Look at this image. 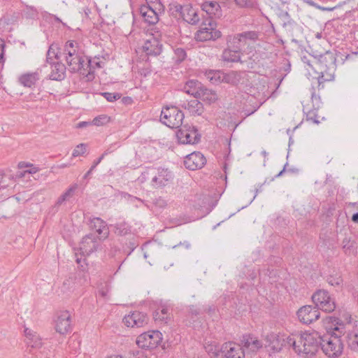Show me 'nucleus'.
<instances>
[{
    "instance_id": "obj_1",
    "label": "nucleus",
    "mask_w": 358,
    "mask_h": 358,
    "mask_svg": "<svg viewBox=\"0 0 358 358\" xmlns=\"http://www.w3.org/2000/svg\"><path fill=\"white\" fill-rule=\"evenodd\" d=\"M320 338L317 332H304L293 335L291 348L300 356L311 357L315 355L319 349Z\"/></svg>"
},
{
    "instance_id": "obj_2",
    "label": "nucleus",
    "mask_w": 358,
    "mask_h": 358,
    "mask_svg": "<svg viewBox=\"0 0 358 358\" xmlns=\"http://www.w3.org/2000/svg\"><path fill=\"white\" fill-rule=\"evenodd\" d=\"M336 59L332 54L327 52L324 55L314 58L313 70L319 75L317 84L320 87L321 84L326 81H331L334 79L336 71Z\"/></svg>"
},
{
    "instance_id": "obj_3",
    "label": "nucleus",
    "mask_w": 358,
    "mask_h": 358,
    "mask_svg": "<svg viewBox=\"0 0 358 358\" xmlns=\"http://www.w3.org/2000/svg\"><path fill=\"white\" fill-rule=\"evenodd\" d=\"M62 54L69 71L80 74L86 59L85 56L83 55V53L79 49L78 43L73 41H67L64 45Z\"/></svg>"
},
{
    "instance_id": "obj_4",
    "label": "nucleus",
    "mask_w": 358,
    "mask_h": 358,
    "mask_svg": "<svg viewBox=\"0 0 358 358\" xmlns=\"http://www.w3.org/2000/svg\"><path fill=\"white\" fill-rule=\"evenodd\" d=\"M206 351L214 358H245L243 348L234 342L225 343L220 347L210 345Z\"/></svg>"
},
{
    "instance_id": "obj_5",
    "label": "nucleus",
    "mask_w": 358,
    "mask_h": 358,
    "mask_svg": "<svg viewBox=\"0 0 358 358\" xmlns=\"http://www.w3.org/2000/svg\"><path fill=\"white\" fill-rule=\"evenodd\" d=\"M323 352L330 358L340 357L343 351V344L339 336L325 335L320 338V345Z\"/></svg>"
},
{
    "instance_id": "obj_6",
    "label": "nucleus",
    "mask_w": 358,
    "mask_h": 358,
    "mask_svg": "<svg viewBox=\"0 0 358 358\" xmlns=\"http://www.w3.org/2000/svg\"><path fill=\"white\" fill-rule=\"evenodd\" d=\"M184 113L178 107L165 106L162 108L160 115L161 122L170 128H179L182 124Z\"/></svg>"
},
{
    "instance_id": "obj_7",
    "label": "nucleus",
    "mask_w": 358,
    "mask_h": 358,
    "mask_svg": "<svg viewBox=\"0 0 358 358\" xmlns=\"http://www.w3.org/2000/svg\"><path fill=\"white\" fill-rule=\"evenodd\" d=\"M293 335L270 333L265 337V345L273 352H280L283 348H291Z\"/></svg>"
},
{
    "instance_id": "obj_8",
    "label": "nucleus",
    "mask_w": 358,
    "mask_h": 358,
    "mask_svg": "<svg viewBox=\"0 0 358 358\" xmlns=\"http://www.w3.org/2000/svg\"><path fill=\"white\" fill-rule=\"evenodd\" d=\"M85 59L80 76L85 82H90L95 78V70L103 67L105 59L98 55L90 58L85 57Z\"/></svg>"
},
{
    "instance_id": "obj_9",
    "label": "nucleus",
    "mask_w": 358,
    "mask_h": 358,
    "mask_svg": "<svg viewBox=\"0 0 358 358\" xmlns=\"http://www.w3.org/2000/svg\"><path fill=\"white\" fill-rule=\"evenodd\" d=\"M215 22L212 19H206L197 31L195 38L199 41L215 40L220 37L221 32L215 28Z\"/></svg>"
},
{
    "instance_id": "obj_10",
    "label": "nucleus",
    "mask_w": 358,
    "mask_h": 358,
    "mask_svg": "<svg viewBox=\"0 0 358 358\" xmlns=\"http://www.w3.org/2000/svg\"><path fill=\"white\" fill-rule=\"evenodd\" d=\"M162 341V334L159 331H149L139 335L136 338V344L144 349L156 348Z\"/></svg>"
},
{
    "instance_id": "obj_11",
    "label": "nucleus",
    "mask_w": 358,
    "mask_h": 358,
    "mask_svg": "<svg viewBox=\"0 0 358 358\" xmlns=\"http://www.w3.org/2000/svg\"><path fill=\"white\" fill-rule=\"evenodd\" d=\"M313 303L318 309L326 313H331L336 308L334 299L325 290H318L312 296Z\"/></svg>"
},
{
    "instance_id": "obj_12",
    "label": "nucleus",
    "mask_w": 358,
    "mask_h": 358,
    "mask_svg": "<svg viewBox=\"0 0 358 358\" xmlns=\"http://www.w3.org/2000/svg\"><path fill=\"white\" fill-rule=\"evenodd\" d=\"M259 37V33L255 31H248L236 34L232 38L233 47L238 50L255 43Z\"/></svg>"
},
{
    "instance_id": "obj_13",
    "label": "nucleus",
    "mask_w": 358,
    "mask_h": 358,
    "mask_svg": "<svg viewBox=\"0 0 358 358\" xmlns=\"http://www.w3.org/2000/svg\"><path fill=\"white\" fill-rule=\"evenodd\" d=\"M177 136L182 144H195L199 141L201 135L195 127L185 124L180 127Z\"/></svg>"
},
{
    "instance_id": "obj_14",
    "label": "nucleus",
    "mask_w": 358,
    "mask_h": 358,
    "mask_svg": "<svg viewBox=\"0 0 358 358\" xmlns=\"http://www.w3.org/2000/svg\"><path fill=\"white\" fill-rule=\"evenodd\" d=\"M148 174L151 176V185L159 188L165 186L173 178V175L168 169L161 168H151Z\"/></svg>"
},
{
    "instance_id": "obj_15",
    "label": "nucleus",
    "mask_w": 358,
    "mask_h": 358,
    "mask_svg": "<svg viewBox=\"0 0 358 358\" xmlns=\"http://www.w3.org/2000/svg\"><path fill=\"white\" fill-rule=\"evenodd\" d=\"M148 318L146 314L139 312H130L122 319V322L127 327L139 328L148 324Z\"/></svg>"
},
{
    "instance_id": "obj_16",
    "label": "nucleus",
    "mask_w": 358,
    "mask_h": 358,
    "mask_svg": "<svg viewBox=\"0 0 358 358\" xmlns=\"http://www.w3.org/2000/svg\"><path fill=\"white\" fill-rule=\"evenodd\" d=\"M299 320L304 324H310L318 320L320 312L317 307L304 306L297 311Z\"/></svg>"
},
{
    "instance_id": "obj_17",
    "label": "nucleus",
    "mask_w": 358,
    "mask_h": 358,
    "mask_svg": "<svg viewBox=\"0 0 358 358\" xmlns=\"http://www.w3.org/2000/svg\"><path fill=\"white\" fill-rule=\"evenodd\" d=\"M55 322V328L57 332L60 334H65L68 333L71 329V313L67 310L58 313Z\"/></svg>"
},
{
    "instance_id": "obj_18",
    "label": "nucleus",
    "mask_w": 358,
    "mask_h": 358,
    "mask_svg": "<svg viewBox=\"0 0 358 358\" xmlns=\"http://www.w3.org/2000/svg\"><path fill=\"white\" fill-rule=\"evenodd\" d=\"M206 163L204 155L200 152H194L186 156L184 160L185 166L189 170L201 169Z\"/></svg>"
},
{
    "instance_id": "obj_19",
    "label": "nucleus",
    "mask_w": 358,
    "mask_h": 358,
    "mask_svg": "<svg viewBox=\"0 0 358 358\" xmlns=\"http://www.w3.org/2000/svg\"><path fill=\"white\" fill-rule=\"evenodd\" d=\"M99 245V241L94 235H87L80 243V250L83 255H90L97 250Z\"/></svg>"
},
{
    "instance_id": "obj_20",
    "label": "nucleus",
    "mask_w": 358,
    "mask_h": 358,
    "mask_svg": "<svg viewBox=\"0 0 358 358\" xmlns=\"http://www.w3.org/2000/svg\"><path fill=\"white\" fill-rule=\"evenodd\" d=\"M178 106L187 110L192 115H200L203 111V104L196 99L189 101L180 100Z\"/></svg>"
},
{
    "instance_id": "obj_21",
    "label": "nucleus",
    "mask_w": 358,
    "mask_h": 358,
    "mask_svg": "<svg viewBox=\"0 0 358 358\" xmlns=\"http://www.w3.org/2000/svg\"><path fill=\"white\" fill-rule=\"evenodd\" d=\"M162 50V45L160 42L155 37L151 36L147 39L143 45V52L149 56H157L160 55Z\"/></svg>"
},
{
    "instance_id": "obj_22",
    "label": "nucleus",
    "mask_w": 358,
    "mask_h": 358,
    "mask_svg": "<svg viewBox=\"0 0 358 358\" xmlns=\"http://www.w3.org/2000/svg\"><path fill=\"white\" fill-rule=\"evenodd\" d=\"M24 334L25 336V343L28 348L38 349L42 345V338L33 329L24 327Z\"/></svg>"
},
{
    "instance_id": "obj_23",
    "label": "nucleus",
    "mask_w": 358,
    "mask_h": 358,
    "mask_svg": "<svg viewBox=\"0 0 358 358\" xmlns=\"http://www.w3.org/2000/svg\"><path fill=\"white\" fill-rule=\"evenodd\" d=\"M155 8L151 5H142L139 12L143 19L150 24H154L159 20L158 14Z\"/></svg>"
},
{
    "instance_id": "obj_24",
    "label": "nucleus",
    "mask_w": 358,
    "mask_h": 358,
    "mask_svg": "<svg viewBox=\"0 0 358 358\" xmlns=\"http://www.w3.org/2000/svg\"><path fill=\"white\" fill-rule=\"evenodd\" d=\"M202 10L205 11L210 17L212 19L213 17H220L221 16V8L217 1H205L201 5Z\"/></svg>"
},
{
    "instance_id": "obj_25",
    "label": "nucleus",
    "mask_w": 358,
    "mask_h": 358,
    "mask_svg": "<svg viewBox=\"0 0 358 358\" xmlns=\"http://www.w3.org/2000/svg\"><path fill=\"white\" fill-rule=\"evenodd\" d=\"M171 309L166 304H160L154 312L153 317L155 321L167 323L171 318Z\"/></svg>"
},
{
    "instance_id": "obj_26",
    "label": "nucleus",
    "mask_w": 358,
    "mask_h": 358,
    "mask_svg": "<svg viewBox=\"0 0 358 358\" xmlns=\"http://www.w3.org/2000/svg\"><path fill=\"white\" fill-rule=\"evenodd\" d=\"M91 227L94 229L96 232L101 235L103 238H106L109 235V230L106 222L99 217H93L90 221Z\"/></svg>"
},
{
    "instance_id": "obj_27",
    "label": "nucleus",
    "mask_w": 358,
    "mask_h": 358,
    "mask_svg": "<svg viewBox=\"0 0 358 358\" xmlns=\"http://www.w3.org/2000/svg\"><path fill=\"white\" fill-rule=\"evenodd\" d=\"M203 86V85L198 80H190L185 83L183 87V92L196 98L197 96H199V92Z\"/></svg>"
},
{
    "instance_id": "obj_28",
    "label": "nucleus",
    "mask_w": 358,
    "mask_h": 358,
    "mask_svg": "<svg viewBox=\"0 0 358 358\" xmlns=\"http://www.w3.org/2000/svg\"><path fill=\"white\" fill-rule=\"evenodd\" d=\"M180 13L183 20L189 24H196L199 21L198 13L193 8H183L180 6Z\"/></svg>"
},
{
    "instance_id": "obj_29",
    "label": "nucleus",
    "mask_w": 358,
    "mask_h": 358,
    "mask_svg": "<svg viewBox=\"0 0 358 358\" xmlns=\"http://www.w3.org/2000/svg\"><path fill=\"white\" fill-rule=\"evenodd\" d=\"M19 82L24 87H31L39 80L38 72L24 73L19 77Z\"/></svg>"
},
{
    "instance_id": "obj_30",
    "label": "nucleus",
    "mask_w": 358,
    "mask_h": 358,
    "mask_svg": "<svg viewBox=\"0 0 358 358\" xmlns=\"http://www.w3.org/2000/svg\"><path fill=\"white\" fill-rule=\"evenodd\" d=\"M66 66L59 62H57L52 66V71L50 74V78L54 80H62L65 77Z\"/></svg>"
},
{
    "instance_id": "obj_31",
    "label": "nucleus",
    "mask_w": 358,
    "mask_h": 358,
    "mask_svg": "<svg viewBox=\"0 0 358 358\" xmlns=\"http://www.w3.org/2000/svg\"><path fill=\"white\" fill-rule=\"evenodd\" d=\"M342 248L345 255H355L357 252V245L354 238L345 236L341 243Z\"/></svg>"
},
{
    "instance_id": "obj_32",
    "label": "nucleus",
    "mask_w": 358,
    "mask_h": 358,
    "mask_svg": "<svg viewBox=\"0 0 358 358\" xmlns=\"http://www.w3.org/2000/svg\"><path fill=\"white\" fill-rule=\"evenodd\" d=\"M198 98L208 103H211L217 99V95L215 91L207 89L203 86L199 92V96H197L196 99Z\"/></svg>"
},
{
    "instance_id": "obj_33",
    "label": "nucleus",
    "mask_w": 358,
    "mask_h": 358,
    "mask_svg": "<svg viewBox=\"0 0 358 358\" xmlns=\"http://www.w3.org/2000/svg\"><path fill=\"white\" fill-rule=\"evenodd\" d=\"M238 50H233L231 49H225L222 54V59L224 62H236L241 59V56Z\"/></svg>"
},
{
    "instance_id": "obj_34",
    "label": "nucleus",
    "mask_w": 358,
    "mask_h": 358,
    "mask_svg": "<svg viewBox=\"0 0 358 358\" xmlns=\"http://www.w3.org/2000/svg\"><path fill=\"white\" fill-rule=\"evenodd\" d=\"M319 109L309 108L306 106L303 107V112L306 115V120L313 122L314 124H318L320 123V116L317 115V110Z\"/></svg>"
},
{
    "instance_id": "obj_35",
    "label": "nucleus",
    "mask_w": 358,
    "mask_h": 358,
    "mask_svg": "<svg viewBox=\"0 0 358 358\" xmlns=\"http://www.w3.org/2000/svg\"><path fill=\"white\" fill-rule=\"evenodd\" d=\"M78 188V185L74 184L71 185L64 194H62L57 199L56 202L57 206H60L62 204L64 201L69 200L71 197H72L73 194H74L75 191Z\"/></svg>"
},
{
    "instance_id": "obj_36",
    "label": "nucleus",
    "mask_w": 358,
    "mask_h": 358,
    "mask_svg": "<svg viewBox=\"0 0 358 358\" xmlns=\"http://www.w3.org/2000/svg\"><path fill=\"white\" fill-rule=\"evenodd\" d=\"M206 76L212 83L217 84L222 81L223 72L210 70L206 72Z\"/></svg>"
},
{
    "instance_id": "obj_37",
    "label": "nucleus",
    "mask_w": 358,
    "mask_h": 358,
    "mask_svg": "<svg viewBox=\"0 0 358 358\" xmlns=\"http://www.w3.org/2000/svg\"><path fill=\"white\" fill-rule=\"evenodd\" d=\"M75 289V280L73 278H69L64 280L60 289L64 294H69Z\"/></svg>"
},
{
    "instance_id": "obj_38",
    "label": "nucleus",
    "mask_w": 358,
    "mask_h": 358,
    "mask_svg": "<svg viewBox=\"0 0 358 358\" xmlns=\"http://www.w3.org/2000/svg\"><path fill=\"white\" fill-rule=\"evenodd\" d=\"M239 80V75L234 71L225 73L223 72L222 81L233 85L236 84Z\"/></svg>"
},
{
    "instance_id": "obj_39",
    "label": "nucleus",
    "mask_w": 358,
    "mask_h": 358,
    "mask_svg": "<svg viewBox=\"0 0 358 358\" xmlns=\"http://www.w3.org/2000/svg\"><path fill=\"white\" fill-rule=\"evenodd\" d=\"M327 282L334 287H341L343 285V278L339 273H336L335 275H331L327 278Z\"/></svg>"
},
{
    "instance_id": "obj_40",
    "label": "nucleus",
    "mask_w": 358,
    "mask_h": 358,
    "mask_svg": "<svg viewBox=\"0 0 358 358\" xmlns=\"http://www.w3.org/2000/svg\"><path fill=\"white\" fill-rule=\"evenodd\" d=\"M115 233L120 236H125L131 233V227L126 222L117 224Z\"/></svg>"
},
{
    "instance_id": "obj_41",
    "label": "nucleus",
    "mask_w": 358,
    "mask_h": 358,
    "mask_svg": "<svg viewBox=\"0 0 358 358\" xmlns=\"http://www.w3.org/2000/svg\"><path fill=\"white\" fill-rule=\"evenodd\" d=\"M187 57V53L184 48H176L173 49V59L177 63H180L183 62Z\"/></svg>"
},
{
    "instance_id": "obj_42",
    "label": "nucleus",
    "mask_w": 358,
    "mask_h": 358,
    "mask_svg": "<svg viewBox=\"0 0 358 358\" xmlns=\"http://www.w3.org/2000/svg\"><path fill=\"white\" fill-rule=\"evenodd\" d=\"M348 345L351 350L358 352V334L348 336Z\"/></svg>"
},
{
    "instance_id": "obj_43",
    "label": "nucleus",
    "mask_w": 358,
    "mask_h": 358,
    "mask_svg": "<svg viewBox=\"0 0 358 358\" xmlns=\"http://www.w3.org/2000/svg\"><path fill=\"white\" fill-rule=\"evenodd\" d=\"M311 101L313 103V108L315 109H319L322 104L320 96L316 94L315 91L311 92Z\"/></svg>"
},
{
    "instance_id": "obj_44",
    "label": "nucleus",
    "mask_w": 358,
    "mask_h": 358,
    "mask_svg": "<svg viewBox=\"0 0 358 358\" xmlns=\"http://www.w3.org/2000/svg\"><path fill=\"white\" fill-rule=\"evenodd\" d=\"M101 95L109 102H113L119 99H120L121 95L117 92L110 93V92H103Z\"/></svg>"
},
{
    "instance_id": "obj_45",
    "label": "nucleus",
    "mask_w": 358,
    "mask_h": 358,
    "mask_svg": "<svg viewBox=\"0 0 358 358\" xmlns=\"http://www.w3.org/2000/svg\"><path fill=\"white\" fill-rule=\"evenodd\" d=\"M240 7L253 8L256 5L255 0H234Z\"/></svg>"
},
{
    "instance_id": "obj_46",
    "label": "nucleus",
    "mask_w": 358,
    "mask_h": 358,
    "mask_svg": "<svg viewBox=\"0 0 358 358\" xmlns=\"http://www.w3.org/2000/svg\"><path fill=\"white\" fill-rule=\"evenodd\" d=\"M86 152V145L80 143L73 150L72 155L74 157L83 155Z\"/></svg>"
},
{
    "instance_id": "obj_47",
    "label": "nucleus",
    "mask_w": 358,
    "mask_h": 358,
    "mask_svg": "<svg viewBox=\"0 0 358 358\" xmlns=\"http://www.w3.org/2000/svg\"><path fill=\"white\" fill-rule=\"evenodd\" d=\"M53 57L58 58V55H57V53L55 52V51L53 48V45H50L49 48V50H48V52H47V57H46L47 62L52 64V60Z\"/></svg>"
},
{
    "instance_id": "obj_48",
    "label": "nucleus",
    "mask_w": 358,
    "mask_h": 358,
    "mask_svg": "<svg viewBox=\"0 0 358 358\" xmlns=\"http://www.w3.org/2000/svg\"><path fill=\"white\" fill-rule=\"evenodd\" d=\"M106 122H108V117H107V116H106V115H103V116H99V117H95V118L93 120L92 123H93L94 125L100 126V125L103 124H104V123H106Z\"/></svg>"
},
{
    "instance_id": "obj_49",
    "label": "nucleus",
    "mask_w": 358,
    "mask_h": 358,
    "mask_svg": "<svg viewBox=\"0 0 358 358\" xmlns=\"http://www.w3.org/2000/svg\"><path fill=\"white\" fill-rule=\"evenodd\" d=\"M151 168H148L145 171H143L141 176L138 178V180L141 182H144L146 180H151V176L148 174L150 172Z\"/></svg>"
},
{
    "instance_id": "obj_50",
    "label": "nucleus",
    "mask_w": 358,
    "mask_h": 358,
    "mask_svg": "<svg viewBox=\"0 0 358 358\" xmlns=\"http://www.w3.org/2000/svg\"><path fill=\"white\" fill-rule=\"evenodd\" d=\"M255 338L250 336H244L242 340V343H243L244 347L248 349L251 345V341H254Z\"/></svg>"
},
{
    "instance_id": "obj_51",
    "label": "nucleus",
    "mask_w": 358,
    "mask_h": 358,
    "mask_svg": "<svg viewBox=\"0 0 358 358\" xmlns=\"http://www.w3.org/2000/svg\"><path fill=\"white\" fill-rule=\"evenodd\" d=\"M251 342H252L251 345L248 349L252 351L257 350L258 349H259L262 347L260 341L259 340H257V338H255V340L252 341Z\"/></svg>"
},
{
    "instance_id": "obj_52",
    "label": "nucleus",
    "mask_w": 358,
    "mask_h": 358,
    "mask_svg": "<svg viewBox=\"0 0 358 358\" xmlns=\"http://www.w3.org/2000/svg\"><path fill=\"white\" fill-rule=\"evenodd\" d=\"M102 157L98 158L96 161H94L93 165L91 166L90 170L85 174L84 179L87 178L91 174L92 171L96 168V166L101 162Z\"/></svg>"
},
{
    "instance_id": "obj_53",
    "label": "nucleus",
    "mask_w": 358,
    "mask_h": 358,
    "mask_svg": "<svg viewBox=\"0 0 358 358\" xmlns=\"http://www.w3.org/2000/svg\"><path fill=\"white\" fill-rule=\"evenodd\" d=\"M135 358H157V356L151 352H138Z\"/></svg>"
},
{
    "instance_id": "obj_54",
    "label": "nucleus",
    "mask_w": 358,
    "mask_h": 358,
    "mask_svg": "<svg viewBox=\"0 0 358 358\" xmlns=\"http://www.w3.org/2000/svg\"><path fill=\"white\" fill-rule=\"evenodd\" d=\"M146 4L145 5H151L155 8L160 9V7L162 6L161 3L159 2V0H145Z\"/></svg>"
},
{
    "instance_id": "obj_55",
    "label": "nucleus",
    "mask_w": 358,
    "mask_h": 358,
    "mask_svg": "<svg viewBox=\"0 0 358 358\" xmlns=\"http://www.w3.org/2000/svg\"><path fill=\"white\" fill-rule=\"evenodd\" d=\"M315 57H313V59H310V58H308V57L307 56H303L301 57V61L304 63V64H306L308 66H309L312 69H313V64L314 63V58Z\"/></svg>"
},
{
    "instance_id": "obj_56",
    "label": "nucleus",
    "mask_w": 358,
    "mask_h": 358,
    "mask_svg": "<svg viewBox=\"0 0 358 358\" xmlns=\"http://www.w3.org/2000/svg\"><path fill=\"white\" fill-rule=\"evenodd\" d=\"M313 6L316 8L317 9H319V10H323V11H332L335 8L334 7H333V8L323 7V6H321L317 4L316 3H315V6Z\"/></svg>"
},
{
    "instance_id": "obj_57",
    "label": "nucleus",
    "mask_w": 358,
    "mask_h": 358,
    "mask_svg": "<svg viewBox=\"0 0 358 358\" xmlns=\"http://www.w3.org/2000/svg\"><path fill=\"white\" fill-rule=\"evenodd\" d=\"M189 313L192 315H198L199 314V310L194 306H191L189 307Z\"/></svg>"
},
{
    "instance_id": "obj_58",
    "label": "nucleus",
    "mask_w": 358,
    "mask_h": 358,
    "mask_svg": "<svg viewBox=\"0 0 358 358\" xmlns=\"http://www.w3.org/2000/svg\"><path fill=\"white\" fill-rule=\"evenodd\" d=\"M128 196V199L130 200L131 202H134L135 201L142 202V201L141 199H139L138 198H137L136 196H133L129 194H125V196Z\"/></svg>"
},
{
    "instance_id": "obj_59",
    "label": "nucleus",
    "mask_w": 358,
    "mask_h": 358,
    "mask_svg": "<svg viewBox=\"0 0 358 358\" xmlns=\"http://www.w3.org/2000/svg\"><path fill=\"white\" fill-rule=\"evenodd\" d=\"M141 75H143L144 76H146L147 75L150 73V71L148 69H141L140 70Z\"/></svg>"
},
{
    "instance_id": "obj_60",
    "label": "nucleus",
    "mask_w": 358,
    "mask_h": 358,
    "mask_svg": "<svg viewBox=\"0 0 358 358\" xmlns=\"http://www.w3.org/2000/svg\"><path fill=\"white\" fill-rule=\"evenodd\" d=\"M89 124H90V123L88 122H80L77 124V127L83 128V127H85L88 126Z\"/></svg>"
},
{
    "instance_id": "obj_61",
    "label": "nucleus",
    "mask_w": 358,
    "mask_h": 358,
    "mask_svg": "<svg viewBox=\"0 0 358 358\" xmlns=\"http://www.w3.org/2000/svg\"><path fill=\"white\" fill-rule=\"evenodd\" d=\"M113 152V150H111L110 148H108L104 151V152L101 155L100 157H102V159L104 158L105 156L108 155V154H110Z\"/></svg>"
},
{
    "instance_id": "obj_62",
    "label": "nucleus",
    "mask_w": 358,
    "mask_h": 358,
    "mask_svg": "<svg viewBox=\"0 0 358 358\" xmlns=\"http://www.w3.org/2000/svg\"><path fill=\"white\" fill-rule=\"evenodd\" d=\"M4 42L0 38V54H4Z\"/></svg>"
},
{
    "instance_id": "obj_63",
    "label": "nucleus",
    "mask_w": 358,
    "mask_h": 358,
    "mask_svg": "<svg viewBox=\"0 0 358 358\" xmlns=\"http://www.w3.org/2000/svg\"><path fill=\"white\" fill-rule=\"evenodd\" d=\"M303 2L307 3L309 6H315V2L312 0H301Z\"/></svg>"
},
{
    "instance_id": "obj_64",
    "label": "nucleus",
    "mask_w": 358,
    "mask_h": 358,
    "mask_svg": "<svg viewBox=\"0 0 358 358\" xmlns=\"http://www.w3.org/2000/svg\"><path fill=\"white\" fill-rule=\"evenodd\" d=\"M352 220L355 222L358 223V213H355L352 217Z\"/></svg>"
}]
</instances>
